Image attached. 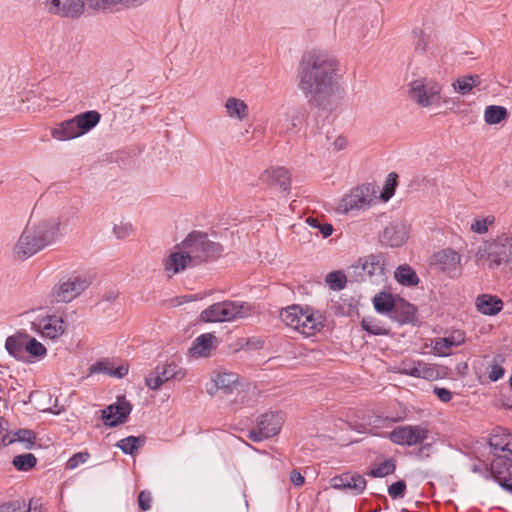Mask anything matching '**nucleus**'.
<instances>
[{"label": "nucleus", "instance_id": "obj_1", "mask_svg": "<svg viewBox=\"0 0 512 512\" xmlns=\"http://www.w3.org/2000/svg\"><path fill=\"white\" fill-rule=\"evenodd\" d=\"M337 61L322 52L303 55L297 69L298 88L308 103L323 110L332 109L340 97Z\"/></svg>", "mask_w": 512, "mask_h": 512}, {"label": "nucleus", "instance_id": "obj_2", "mask_svg": "<svg viewBox=\"0 0 512 512\" xmlns=\"http://www.w3.org/2000/svg\"><path fill=\"white\" fill-rule=\"evenodd\" d=\"M60 225L58 218L27 225L13 247L14 258L24 261L52 245L59 236Z\"/></svg>", "mask_w": 512, "mask_h": 512}, {"label": "nucleus", "instance_id": "obj_3", "mask_svg": "<svg viewBox=\"0 0 512 512\" xmlns=\"http://www.w3.org/2000/svg\"><path fill=\"white\" fill-rule=\"evenodd\" d=\"M493 456L490 469L493 477L505 491L512 494V433H493L489 438Z\"/></svg>", "mask_w": 512, "mask_h": 512}, {"label": "nucleus", "instance_id": "obj_4", "mask_svg": "<svg viewBox=\"0 0 512 512\" xmlns=\"http://www.w3.org/2000/svg\"><path fill=\"white\" fill-rule=\"evenodd\" d=\"M147 0H86L88 9L115 11L122 8L138 7ZM49 12L62 17L78 18L85 9V0H47Z\"/></svg>", "mask_w": 512, "mask_h": 512}, {"label": "nucleus", "instance_id": "obj_5", "mask_svg": "<svg viewBox=\"0 0 512 512\" xmlns=\"http://www.w3.org/2000/svg\"><path fill=\"white\" fill-rule=\"evenodd\" d=\"M475 257L478 263L486 264L489 269L512 263V235L504 232L484 241Z\"/></svg>", "mask_w": 512, "mask_h": 512}, {"label": "nucleus", "instance_id": "obj_6", "mask_svg": "<svg viewBox=\"0 0 512 512\" xmlns=\"http://www.w3.org/2000/svg\"><path fill=\"white\" fill-rule=\"evenodd\" d=\"M193 266L218 258L223 252L220 243L211 241L206 233L193 231L181 243Z\"/></svg>", "mask_w": 512, "mask_h": 512}, {"label": "nucleus", "instance_id": "obj_7", "mask_svg": "<svg viewBox=\"0 0 512 512\" xmlns=\"http://www.w3.org/2000/svg\"><path fill=\"white\" fill-rule=\"evenodd\" d=\"M251 312V305L247 302L222 301L210 305L200 314L204 322H229L245 318Z\"/></svg>", "mask_w": 512, "mask_h": 512}, {"label": "nucleus", "instance_id": "obj_8", "mask_svg": "<svg viewBox=\"0 0 512 512\" xmlns=\"http://www.w3.org/2000/svg\"><path fill=\"white\" fill-rule=\"evenodd\" d=\"M281 320L289 327L306 335L313 334L322 326L320 316L303 309L299 305H292L280 312Z\"/></svg>", "mask_w": 512, "mask_h": 512}, {"label": "nucleus", "instance_id": "obj_9", "mask_svg": "<svg viewBox=\"0 0 512 512\" xmlns=\"http://www.w3.org/2000/svg\"><path fill=\"white\" fill-rule=\"evenodd\" d=\"M186 374V369L173 361L160 363L146 376L145 384L149 389L156 391L168 381L182 380Z\"/></svg>", "mask_w": 512, "mask_h": 512}, {"label": "nucleus", "instance_id": "obj_10", "mask_svg": "<svg viewBox=\"0 0 512 512\" xmlns=\"http://www.w3.org/2000/svg\"><path fill=\"white\" fill-rule=\"evenodd\" d=\"M256 423L257 429L250 430L248 438L253 442H261L280 432L283 417L280 413L266 412L257 418Z\"/></svg>", "mask_w": 512, "mask_h": 512}, {"label": "nucleus", "instance_id": "obj_11", "mask_svg": "<svg viewBox=\"0 0 512 512\" xmlns=\"http://www.w3.org/2000/svg\"><path fill=\"white\" fill-rule=\"evenodd\" d=\"M440 87L437 83L427 79L414 80L409 89L410 98L423 107L430 106L439 101Z\"/></svg>", "mask_w": 512, "mask_h": 512}, {"label": "nucleus", "instance_id": "obj_12", "mask_svg": "<svg viewBox=\"0 0 512 512\" xmlns=\"http://www.w3.org/2000/svg\"><path fill=\"white\" fill-rule=\"evenodd\" d=\"M374 193L373 187L369 184L356 187L342 198L339 210L343 213H348L354 210L365 209L373 202Z\"/></svg>", "mask_w": 512, "mask_h": 512}, {"label": "nucleus", "instance_id": "obj_13", "mask_svg": "<svg viewBox=\"0 0 512 512\" xmlns=\"http://www.w3.org/2000/svg\"><path fill=\"white\" fill-rule=\"evenodd\" d=\"M427 437L428 430L419 425L400 426L389 433V439L401 446H414L424 443Z\"/></svg>", "mask_w": 512, "mask_h": 512}, {"label": "nucleus", "instance_id": "obj_14", "mask_svg": "<svg viewBox=\"0 0 512 512\" xmlns=\"http://www.w3.org/2000/svg\"><path fill=\"white\" fill-rule=\"evenodd\" d=\"M88 286L89 282L86 279L70 277L56 284L51 291V296L56 302H70Z\"/></svg>", "mask_w": 512, "mask_h": 512}, {"label": "nucleus", "instance_id": "obj_15", "mask_svg": "<svg viewBox=\"0 0 512 512\" xmlns=\"http://www.w3.org/2000/svg\"><path fill=\"white\" fill-rule=\"evenodd\" d=\"M131 411V403L125 397H119L116 403L102 410V419L106 426L116 427L126 422Z\"/></svg>", "mask_w": 512, "mask_h": 512}, {"label": "nucleus", "instance_id": "obj_16", "mask_svg": "<svg viewBox=\"0 0 512 512\" xmlns=\"http://www.w3.org/2000/svg\"><path fill=\"white\" fill-rule=\"evenodd\" d=\"M460 260V255L450 248L438 251L433 255V264L451 278L460 275Z\"/></svg>", "mask_w": 512, "mask_h": 512}, {"label": "nucleus", "instance_id": "obj_17", "mask_svg": "<svg viewBox=\"0 0 512 512\" xmlns=\"http://www.w3.org/2000/svg\"><path fill=\"white\" fill-rule=\"evenodd\" d=\"M307 117V110L304 106L292 107L278 119L277 128L279 133H296Z\"/></svg>", "mask_w": 512, "mask_h": 512}, {"label": "nucleus", "instance_id": "obj_18", "mask_svg": "<svg viewBox=\"0 0 512 512\" xmlns=\"http://www.w3.org/2000/svg\"><path fill=\"white\" fill-rule=\"evenodd\" d=\"M408 239V228L402 221L389 223L380 234V242L391 248L402 246Z\"/></svg>", "mask_w": 512, "mask_h": 512}, {"label": "nucleus", "instance_id": "obj_19", "mask_svg": "<svg viewBox=\"0 0 512 512\" xmlns=\"http://www.w3.org/2000/svg\"><path fill=\"white\" fill-rule=\"evenodd\" d=\"M398 372L403 375L426 380H435L439 377L438 369L434 365L426 364L422 361H403L398 368Z\"/></svg>", "mask_w": 512, "mask_h": 512}, {"label": "nucleus", "instance_id": "obj_20", "mask_svg": "<svg viewBox=\"0 0 512 512\" xmlns=\"http://www.w3.org/2000/svg\"><path fill=\"white\" fill-rule=\"evenodd\" d=\"M33 329L40 332L45 338L56 339L65 331V323L62 318L57 316H48L32 323Z\"/></svg>", "mask_w": 512, "mask_h": 512}, {"label": "nucleus", "instance_id": "obj_21", "mask_svg": "<svg viewBox=\"0 0 512 512\" xmlns=\"http://www.w3.org/2000/svg\"><path fill=\"white\" fill-rule=\"evenodd\" d=\"M260 179L270 186H279L283 191L290 189V174L284 167L269 168L261 174Z\"/></svg>", "mask_w": 512, "mask_h": 512}, {"label": "nucleus", "instance_id": "obj_22", "mask_svg": "<svg viewBox=\"0 0 512 512\" xmlns=\"http://www.w3.org/2000/svg\"><path fill=\"white\" fill-rule=\"evenodd\" d=\"M217 338L212 333H205L198 336L192 347L189 349V354L193 358L208 357L211 351L216 348Z\"/></svg>", "mask_w": 512, "mask_h": 512}, {"label": "nucleus", "instance_id": "obj_23", "mask_svg": "<svg viewBox=\"0 0 512 512\" xmlns=\"http://www.w3.org/2000/svg\"><path fill=\"white\" fill-rule=\"evenodd\" d=\"M358 267L366 273L369 278L376 277L383 279L384 276V260L380 254H371L358 260Z\"/></svg>", "mask_w": 512, "mask_h": 512}, {"label": "nucleus", "instance_id": "obj_24", "mask_svg": "<svg viewBox=\"0 0 512 512\" xmlns=\"http://www.w3.org/2000/svg\"><path fill=\"white\" fill-rule=\"evenodd\" d=\"M179 251L172 252L164 259V268L168 273L177 274L187 267H194L188 255L184 252L182 245L179 246Z\"/></svg>", "mask_w": 512, "mask_h": 512}, {"label": "nucleus", "instance_id": "obj_25", "mask_svg": "<svg viewBox=\"0 0 512 512\" xmlns=\"http://www.w3.org/2000/svg\"><path fill=\"white\" fill-rule=\"evenodd\" d=\"M464 341V333L455 331L447 337L436 339L433 349L439 356H448L453 347L460 346Z\"/></svg>", "mask_w": 512, "mask_h": 512}, {"label": "nucleus", "instance_id": "obj_26", "mask_svg": "<svg viewBox=\"0 0 512 512\" xmlns=\"http://www.w3.org/2000/svg\"><path fill=\"white\" fill-rule=\"evenodd\" d=\"M54 139L59 141L70 140L83 135L77 125L75 117L61 122L51 132Z\"/></svg>", "mask_w": 512, "mask_h": 512}, {"label": "nucleus", "instance_id": "obj_27", "mask_svg": "<svg viewBox=\"0 0 512 512\" xmlns=\"http://www.w3.org/2000/svg\"><path fill=\"white\" fill-rule=\"evenodd\" d=\"M28 334L17 333L9 336L5 342L7 352L18 360H24L26 356Z\"/></svg>", "mask_w": 512, "mask_h": 512}, {"label": "nucleus", "instance_id": "obj_28", "mask_svg": "<svg viewBox=\"0 0 512 512\" xmlns=\"http://www.w3.org/2000/svg\"><path fill=\"white\" fill-rule=\"evenodd\" d=\"M476 307L485 315H496L503 308V302L497 296L483 294L477 297Z\"/></svg>", "mask_w": 512, "mask_h": 512}, {"label": "nucleus", "instance_id": "obj_29", "mask_svg": "<svg viewBox=\"0 0 512 512\" xmlns=\"http://www.w3.org/2000/svg\"><path fill=\"white\" fill-rule=\"evenodd\" d=\"M36 437L33 431L29 429H19L13 433V436L10 437L6 432L2 435V446H8L14 442L24 443L25 449H31L34 445Z\"/></svg>", "mask_w": 512, "mask_h": 512}, {"label": "nucleus", "instance_id": "obj_30", "mask_svg": "<svg viewBox=\"0 0 512 512\" xmlns=\"http://www.w3.org/2000/svg\"><path fill=\"white\" fill-rule=\"evenodd\" d=\"M226 112L229 117L236 118L240 121L248 116L247 104L238 98L230 97L225 103Z\"/></svg>", "mask_w": 512, "mask_h": 512}, {"label": "nucleus", "instance_id": "obj_31", "mask_svg": "<svg viewBox=\"0 0 512 512\" xmlns=\"http://www.w3.org/2000/svg\"><path fill=\"white\" fill-rule=\"evenodd\" d=\"M75 119L81 133L85 134L100 122L101 115L95 110H90L76 115Z\"/></svg>", "mask_w": 512, "mask_h": 512}, {"label": "nucleus", "instance_id": "obj_32", "mask_svg": "<svg viewBox=\"0 0 512 512\" xmlns=\"http://www.w3.org/2000/svg\"><path fill=\"white\" fill-rule=\"evenodd\" d=\"M213 381L217 389L230 393L238 386V375L232 372H220L216 374Z\"/></svg>", "mask_w": 512, "mask_h": 512}, {"label": "nucleus", "instance_id": "obj_33", "mask_svg": "<svg viewBox=\"0 0 512 512\" xmlns=\"http://www.w3.org/2000/svg\"><path fill=\"white\" fill-rule=\"evenodd\" d=\"M375 310L379 313L393 314L396 307L393 296L390 293L380 292L373 299Z\"/></svg>", "mask_w": 512, "mask_h": 512}, {"label": "nucleus", "instance_id": "obj_34", "mask_svg": "<svg viewBox=\"0 0 512 512\" xmlns=\"http://www.w3.org/2000/svg\"><path fill=\"white\" fill-rule=\"evenodd\" d=\"M394 276L400 284L405 286H416L419 283L416 272L408 265L397 267Z\"/></svg>", "mask_w": 512, "mask_h": 512}, {"label": "nucleus", "instance_id": "obj_35", "mask_svg": "<svg viewBox=\"0 0 512 512\" xmlns=\"http://www.w3.org/2000/svg\"><path fill=\"white\" fill-rule=\"evenodd\" d=\"M481 83L479 75H465L458 78L454 83L453 87L456 92L461 95L468 94L474 87H477Z\"/></svg>", "mask_w": 512, "mask_h": 512}, {"label": "nucleus", "instance_id": "obj_36", "mask_svg": "<svg viewBox=\"0 0 512 512\" xmlns=\"http://www.w3.org/2000/svg\"><path fill=\"white\" fill-rule=\"evenodd\" d=\"M415 314V308L409 303L396 304L393 314L390 318L400 324L412 321Z\"/></svg>", "mask_w": 512, "mask_h": 512}, {"label": "nucleus", "instance_id": "obj_37", "mask_svg": "<svg viewBox=\"0 0 512 512\" xmlns=\"http://www.w3.org/2000/svg\"><path fill=\"white\" fill-rule=\"evenodd\" d=\"M507 117V109L503 106L490 105L484 111V120L490 125L498 124Z\"/></svg>", "mask_w": 512, "mask_h": 512}, {"label": "nucleus", "instance_id": "obj_38", "mask_svg": "<svg viewBox=\"0 0 512 512\" xmlns=\"http://www.w3.org/2000/svg\"><path fill=\"white\" fill-rule=\"evenodd\" d=\"M396 470V463L395 460L390 458L382 463H380L378 466L370 469L365 473V475L373 478H382L387 475L393 474Z\"/></svg>", "mask_w": 512, "mask_h": 512}, {"label": "nucleus", "instance_id": "obj_39", "mask_svg": "<svg viewBox=\"0 0 512 512\" xmlns=\"http://www.w3.org/2000/svg\"><path fill=\"white\" fill-rule=\"evenodd\" d=\"M145 442L144 437L128 436L117 443L123 453L133 455Z\"/></svg>", "mask_w": 512, "mask_h": 512}, {"label": "nucleus", "instance_id": "obj_40", "mask_svg": "<svg viewBox=\"0 0 512 512\" xmlns=\"http://www.w3.org/2000/svg\"><path fill=\"white\" fill-rule=\"evenodd\" d=\"M12 464L19 471H29L37 464V458L32 453L16 455Z\"/></svg>", "mask_w": 512, "mask_h": 512}, {"label": "nucleus", "instance_id": "obj_41", "mask_svg": "<svg viewBox=\"0 0 512 512\" xmlns=\"http://www.w3.org/2000/svg\"><path fill=\"white\" fill-rule=\"evenodd\" d=\"M325 280L330 289L340 291L346 286L347 276L342 271H332L327 274Z\"/></svg>", "mask_w": 512, "mask_h": 512}, {"label": "nucleus", "instance_id": "obj_42", "mask_svg": "<svg viewBox=\"0 0 512 512\" xmlns=\"http://www.w3.org/2000/svg\"><path fill=\"white\" fill-rule=\"evenodd\" d=\"M361 325L366 332L372 335H388L390 332L388 328L374 318H363Z\"/></svg>", "mask_w": 512, "mask_h": 512}, {"label": "nucleus", "instance_id": "obj_43", "mask_svg": "<svg viewBox=\"0 0 512 512\" xmlns=\"http://www.w3.org/2000/svg\"><path fill=\"white\" fill-rule=\"evenodd\" d=\"M347 489L352 490L354 495H359L366 489L367 482L365 478L358 473H349Z\"/></svg>", "mask_w": 512, "mask_h": 512}, {"label": "nucleus", "instance_id": "obj_44", "mask_svg": "<svg viewBox=\"0 0 512 512\" xmlns=\"http://www.w3.org/2000/svg\"><path fill=\"white\" fill-rule=\"evenodd\" d=\"M46 352L47 350L42 343L28 335L26 353L30 354L33 357H43L44 355H46Z\"/></svg>", "mask_w": 512, "mask_h": 512}, {"label": "nucleus", "instance_id": "obj_45", "mask_svg": "<svg viewBox=\"0 0 512 512\" xmlns=\"http://www.w3.org/2000/svg\"><path fill=\"white\" fill-rule=\"evenodd\" d=\"M495 218L493 216H487L485 218H475L471 224V230L477 234H485L489 226L494 223Z\"/></svg>", "mask_w": 512, "mask_h": 512}, {"label": "nucleus", "instance_id": "obj_46", "mask_svg": "<svg viewBox=\"0 0 512 512\" xmlns=\"http://www.w3.org/2000/svg\"><path fill=\"white\" fill-rule=\"evenodd\" d=\"M0 512H42L38 508H31L30 506L27 508L24 503L19 502H9L4 503L0 506Z\"/></svg>", "mask_w": 512, "mask_h": 512}, {"label": "nucleus", "instance_id": "obj_47", "mask_svg": "<svg viewBox=\"0 0 512 512\" xmlns=\"http://www.w3.org/2000/svg\"><path fill=\"white\" fill-rule=\"evenodd\" d=\"M406 492V482L399 480L388 487V494L392 499L403 498Z\"/></svg>", "mask_w": 512, "mask_h": 512}, {"label": "nucleus", "instance_id": "obj_48", "mask_svg": "<svg viewBox=\"0 0 512 512\" xmlns=\"http://www.w3.org/2000/svg\"><path fill=\"white\" fill-rule=\"evenodd\" d=\"M397 178H398V175L394 172L390 173L388 175V178H387V181H386V184H385V187H384V191L382 192V198L384 200H388L389 198H391L395 192V188H396V185H397Z\"/></svg>", "mask_w": 512, "mask_h": 512}, {"label": "nucleus", "instance_id": "obj_49", "mask_svg": "<svg viewBox=\"0 0 512 512\" xmlns=\"http://www.w3.org/2000/svg\"><path fill=\"white\" fill-rule=\"evenodd\" d=\"M415 50L419 52H425L428 42L425 33L422 29L416 28L413 30Z\"/></svg>", "mask_w": 512, "mask_h": 512}, {"label": "nucleus", "instance_id": "obj_50", "mask_svg": "<svg viewBox=\"0 0 512 512\" xmlns=\"http://www.w3.org/2000/svg\"><path fill=\"white\" fill-rule=\"evenodd\" d=\"M90 457V454L88 452H78L74 454L72 457L69 458V460L66 463V468L73 470L77 468L80 464L85 463Z\"/></svg>", "mask_w": 512, "mask_h": 512}, {"label": "nucleus", "instance_id": "obj_51", "mask_svg": "<svg viewBox=\"0 0 512 512\" xmlns=\"http://www.w3.org/2000/svg\"><path fill=\"white\" fill-rule=\"evenodd\" d=\"M133 231V226L130 223L116 224L113 227V233L118 239H124L128 237Z\"/></svg>", "mask_w": 512, "mask_h": 512}, {"label": "nucleus", "instance_id": "obj_52", "mask_svg": "<svg viewBox=\"0 0 512 512\" xmlns=\"http://www.w3.org/2000/svg\"><path fill=\"white\" fill-rule=\"evenodd\" d=\"M504 373L505 369L499 364V362L496 359H494L488 373L490 381L496 382L497 380L503 377Z\"/></svg>", "mask_w": 512, "mask_h": 512}, {"label": "nucleus", "instance_id": "obj_53", "mask_svg": "<svg viewBox=\"0 0 512 512\" xmlns=\"http://www.w3.org/2000/svg\"><path fill=\"white\" fill-rule=\"evenodd\" d=\"M152 496L148 491H141L138 495V504L142 511H147L151 508Z\"/></svg>", "mask_w": 512, "mask_h": 512}, {"label": "nucleus", "instance_id": "obj_54", "mask_svg": "<svg viewBox=\"0 0 512 512\" xmlns=\"http://www.w3.org/2000/svg\"><path fill=\"white\" fill-rule=\"evenodd\" d=\"M348 477H349V473H344L342 475L332 478V480H331L332 487L335 489H340V490L347 489L348 479H349Z\"/></svg>", "mask_w": 512, "mask_h": 512}, {"label": "nucleus", "instance_id": "obj_55", "mask_svg": "<svg viewBox=\"0 0 512 512\" xmlns=\"http://www.w3.org/2000/svg\"><path fill=\"white\" fill-rule=\"evenodd\" d=\"M348 272H349L350 276L353 277L356 282H361V281L366 280V277H367L366 273L362 271V268L358 267V262L351 265L348 268Z\"/></svg>", "mask_w": 512, "mask_h": 512}, {"label": "nucleus", "instance_id": "obj_56", "mask_svg": "<svg viewBox=\"0 0 512 512\" xmlns=\"http://www.w3.org/2000/svg\"><path fill=\"white\" fill-rule=\"evenodd\" d=\"M113 370L112 367L109 366V363L107 362H97L96 364L92 365L90 368L91 373H103L107 374L108 372H111Z\"/></svg>", "mask_w": 512, "mask_h": 512}, {"label": "nucleus", "instance_id": "obj_57", "mask_svg": "<svg viewBox=\"0 0 512 512\" xmlns=\"http://www.w3.org/2000/svg\"><path fill=\"white\" fill-rule=\"evenodd\" d=\"M434 393L437 395L439 400H441L444 403H448L452 399V393L446 388H439L436 387L434 389Z\"/></svg>", "mask_w": 512, "mask_h": 512}, {"label": "nucleus", "instance_id": "obj_58", "mask_svg": "<svg viewBox=\"0 0 512 512\" xmlns=\"http://www.w3.org/2000/svg\"><path fill=\"white\" fill-rule=\"evenodd\" d=\"M290 481L294 486L300 487L304 484L305 479L299 470L293 469L290 473Z\"/></svg>", "mask_w": 512, "mask_h": 512}, {"label": "nucleus", "instance_id": "obj_59", "mask_svg": "<svg viewBox=\"0 0 512 512\" xmlns=\"http://www.w3.org/2000/svg\"><path fill=\"white\" fill-rule=\"evenodd\" d=\"M128 373V366L127 365H120L117 368H113L111 372H108L109 376H113L116 378H123Z\"/></svg>", "mask_w": 512, "mask_h": 512}, {"label": "nucleus", "instance_id": "obj_60", "mask_svg": "<svg viewBox=\"0 0 512 512\" xmlns=\"http://www.w3.org/2000/svg\"><path fill=\"white\" fill-rule=\"evenodd\" d=\"M318 230L320 231L324 238L329 237L334 231L333 226L329 223H320Z\"/></svg>", "mask_w": 512, "mask_h": 512}, {"label": "nucleus", "instance_id": "obj_61", "mask_svg": "<svg viewBox=\"0 0 512 512\" xmlns=\"http://www.w3.org/2000/svg\"><path fill=\"white\" fill-rule=\"evenodd\" d=\"M347 145V140L346 138L342 137V136H339L334 142H333V146H334V149L337 150V151H340L342 149H344Z\"/></svg>", "mask_w": 512, "mask_h": 512}, {"label": "nucleus", "instance_id": "obj_62", "mask_svg": "<svg viewBox=\"0 0 512 512\" xmlns=\"http://www.w3.org/2000/svg\"><path fill=\"white\" fill-rule=\"evenodd\" d=\"M421 444L422 445L420 446V448L418 450V454L429 456V451L432 448V445L430 443H426V444L421 443Z\"/></svg>", "mask_w": 512, "mask_h": 512}, {"label": "nucleus", "instance_id": "obj_63", "mask_svg": "<svg viewBox=\"0 0 512 512\" xmlns=\"http://www.w3.org/2000/svg\"><path fill=\"white\" fill-rule=\"evenodd\" d=\"M306 223L310 226V227H313V228H316L318 229L319 227V220L315 217H307L306 218Z\"/></svg>", "mask_w": 512, "mask_h": 512}, {"label": "nucleus", "instance_id": "obj_64", "mask_svg": "<svg viewBox=\"0 0 512 512\" xmlns=\"http://www.w3.org/2000/svg\"><path fill=\"white\" fill-rule=\"evenodd\" d=\"M8 430V422L0 416V434H5Z\"/></svg>", "mask_w": 512, "mask_h": 512}]
</instances>
